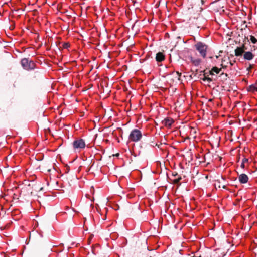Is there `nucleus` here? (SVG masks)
<instances>
[{
  "mask_svg": "<svg viewBox=\"0 0 257 257\" xmlns=\"http://www.w3.org/2000/svg\"><path fill=\"white\" fill-rule=\"evenodd\" d=\"M230 65H233V63H231V62H230Z\"/></svg>",
  "mask_w": 257,
  "mask_h": 257,
  "instance_id": "24",
  "label": "nucleus"
},
{
  "mask_svg": "<svg viewBox=\"0 0 257 257\" xmlns=\"http://www.w3.org/2000/svg\"><path fill=\"white\" fill-rule=\"evenodd\" d=\"M225 75V76H227V74H225V73H223H223H222L221 74V75Z\"/></svg>",
  "mask_w": 257,
  "mask_h": 257,
  "instance_id": "21",
  "label": "nucleus"
},
{
  "mask_svg": "<svg viewBox=\"0 0 257 257\" xmlns=\"http://www.w3.org/2000/svg\"><path fill=\"white\" fill-rule=\"evenodd\" d=\"M244 59L247 60H251L254 57V55L250 51L245 52L244 53Z\"/></svg>",
  "mask_w": 257,
  "mask_h": 257,
  "instance_id": "9",
  "label": "nucleus"
},
{
  "mask_svg": "<svg viewBox=\"0 0 257 257\" xmlns=\"http://www.w3.org/2000/svg\"><path fill=\"white\" fill-rule=\"evenodd\" d=\"M253 68V65L250 64L249 67L247 68V70L248 71H249Z\"/></svg>",
  "mask_w": 257,
  "mask_h": 257,
  "instance_id": "17",
  "label": "nucleus"
},
{
  "mask_svg": "<svg viewBox=\"0 0 257 257\" xmlns=\"http://www.w3.org/2000/svg\"><path fill=\"white\" fill-rule=\"evenodd\" d=\"M238 179L240 183L245 184L248 181V177L245 174H241L238 176Z\"/></svg>",
  "mask_w": 257,
  "mask_h": 257,
  "instance_id": "7",
  "label": "nucleus"
},
{
  "mask_svg": "<svg viewBox=\"0 0 257 257\" xmlns=\"http://www.w3.org/2000/svg\"><path fill=\"white\" fill-rule=\"evenodd\" d=\"M250 40L253 44H255L257 42V39L253 36H250Z\"/></svg>",
  "mask_w": 257,
  "mask_h": 257,
  "instance_id": "14",
  "label": "nucleus"
},
{
  "mask_svg": "<svg viewBox=\"0 0 257 257\" xmlns=\"http://www.w3.org/2000/svg\"><path fill=\"white\" fill-rule=\"evenodd\" d=\"M22 68L26 71H32L36 68V64L34 61L29 58H24L21 60Z\"/></svg>",
  "mask_w": 257,
  "mask_h": 257,
  "instance_id": "1",
  "label": "nucleus"
},
{
  "mask_svg": "<svg viewBox=\"0 0 257 257\" xmlns=\"http://www.w3.org/2000/svg\"><path fill=\"white\" fill-rule=\"evenodd\" d=\"M245 163H243L242 162L241 164V167L243 169H244L245 168V165H244Z\"/></svg>",
  "mask_w": 257,
  "mask_h": 257,
  "instance_id": "19",
  "label": "nucleus"
},
{
  "mask_svg": "<svg viewBox=\"0 0 257 257\" xmlns=\"http://www.w3.org/2000/svg\"><path fill=\"white\" fill-rule=\"evenodd\" d=\"M85 146L84 140L81 138L77 139L73 142V147L75 149H84Z\"/></svg>",
  "mask_w": 257,
  "mask_h": 257,
  "instance_id": "4",
  "label": "nucleus"
},
{
  "mask_svg": "<svg viewBox=\"0 0 257 257\" xmlns=\"http://www.w3.org/2000/svg\"><path fill=\"white\" fill-rule=\"evenodd\" d=\"M195 48L199 52L200 56L205 58L207 56V52L208 46L203 42L199 41L196 43L194 45Z\"/></svg>",
  "mask_w": 257,
  "mask_h": 257,
  "instance_id": "2",
  "label": "nucleus"
},
{
  "mask_svg": "<svg viewBox=\"0 0 257 257\" xmlns=\"http://www.w3.org/2000/svg\"><path fill=\"white\" fill-rule=\"evenodd\" d=\"M165 59V56L162 52H158L156 54V60L158 62H161L164 60Z\"/></svg>",
  "mask_w": 257,
  "mask_h": 257,
  "instance_id": "10",
  "label": "nucleus"
},
{
  "mask_svg": "<svg viewBox=\"0 0 257 257\" xmlns=\"http://www.w3.org/2000/svg\"><path fill=\"white\" fill-rule=\"evenodd\" d=\"M221 71V68H218L217 67H213L211 71H209L210 75H214L213 72H215L217 74L219 73Z\"/></svg>",
  "mask_w": 257,
  "mask_h": 257,
  "instance_id": "11",
  "label": "nucleus"
},
{
  "mask_svg": "<svg viewBox=\"0 0 257 257\" xmlns=\"http://www.w3.org/2000/svg\"><path fill=\"white\" fill-rule=\"evenodd\" d=\"M221 66H222V68H226V67H227L226 66H224V65H223V63H222V64H221Z\"/></svg>",
  "mask_w": 257,
  "mask_h": 257,
  "instance_id": "20",
  "label": "nucleus"
},
{
  "mask_svg": "<svg viewBox=\"0 0 257 257\" xmlns=\"http://www.w3.org/2000/svg\"><path fill=\"white\" fill-rule=\"evenodd\" d=\"M190 60L192 64L196 67L199 66L202 62L201 59L198 58H196L193 57H191Z\"/></svg>",
  "mask_w": 257,
  "mask_h": 257,
  "instance_id": "6",
  "label": "nucleus"
},
{
  "mask_svg": "<svg viewBox=\"0 0 257 257\" xmlns=\"http://www.w3.org/2000/svg\"><path fill=\"white\" fill-rule=\"evenodd\" d=\"M216 58H218V56H216Z\"/></svg>",
  "mask_w": 257,
  "mask_h": 257,
  "instance_id": "25",
  "label": "nucleus"
},
{
  "mask_svg": "<svg viewBox=\"0 0 257 257\" xmlns=\"http://www.w3.org/2000/svg\"><path fill=\"white\" fill-rule=\"evenodd\" d=\"M243 163H245L246 162H248V159L247 158H244L242 160V161Z\"/></svg>",
  "mask_w": 257,
  "mask_h": 257,
  "instance_id": "16",
  "label": "nucleus"
},
{
  "mask_svg": "<svg viewBox=\"0 0 257 257\" xmlns=\"http://www.w3.org/2000/svg\"><path fill=\"white\" fill-rule=\"evenodd\" d=\"M172 175H173V176H174V177H176V176H178V173H177V172H173V173H172Z\"/></svg>",
  "mask_w": 257,
  "mask_h": 257,
  "instance_id": "18",
  "label": "nucleus"
},
{
  "mask_svg": "<svg viewBox=\"0 0 257 257\" xmlns=\"http://www.w3.org/2000/svg\"><path fill=\"white\" fill-rule=\"evenodd\" d=\"M206 73H205L204 74V78H202V80L203 81H208V82H211V81H212V79L209 77L208 76H206Z\"/></svg>",
  "mask_w": 257,
  "mask_h": 257,
  "instance_id": "12",
  "label": "nucleus"
},
{
  "mask_svg": "<svg viewBox=\"0 0 257 257\" xmlns=\"http://www.w3.org/2000/svg\"><path fill=\"white\" fill-rule=\"evenodd\" d=\"M225 61V59H222V62H223V61Z\"/></svg>",
  "mask_w": 257,
  "mask_h": 257,
  "instance_id": "23",
  "label": "nucleus"
},
{
  "mask_svg": "<svg viewBox=\"0 0 257 257\" xmlns=\"http://www.w3.org/2000/svg\"><path fill=\"white\" fill-rule=\"evenodd\" d=\"M142 137V134L141 131L135 128L131 131L129 135V140L132 142H137L141 140Z\"/></svg>",
  "mask_w": 257,
  "mask_h": 257,
  "instance_id": "3",
  "label": "nucleus"
},
{
  "mask_svg": "<svg viewBox=\"0 0 257 257\" xmlns=\"http://www.w3.org/2000/svg\"><path fill=\"white\" fill-rule=\"evenodd\" d=\"M181 179H182L181 177L179 176L177 178L173 180V182L174 184H178Z\"/></svg>",
  "mask_w": 257,
  "mask_h": 257,
  "instance_id": "13",
  "label": "nucleus"
},
{
  "mask_svg": "<svg viewBox=\"0 0 257 257\" xmlns=\"http://www.w3.org/2000/svg\"><path fill=\"white\" fill-rule=\"evenodd\" d=\"M245 46L243 47H237L235 50V55L236 56H241L244 53Z\"/></svg>",
  "mask_w": 257,
  "mask_h": 257,
  "instance_id": "8",
  "label": "nucleus"
},
{
  "mask_svg": "<svg viewBox=\"0 0 257 257\" xmlns=\"http://www.w3.org/2000/svg\"><path fill=\"white\" fill-rule=\"evenodd\" d=\"M174 122V120L170 117H167L165 118L162 121V124L166 127H171L172 123Z\"/></svg>",
  "mask_w": 257,
  "mask_h": 257,
  "instance_id": "5",
  "label": "nucleus"
},
{
  "mask_svg": "<svg viewBox=\"0 0 257 257\" xmlns=\"http://www.w3.org/2000/svg\"><path fill=\"white\" fill-rule=\"evenodd\" d=\"M222 188H223V189H226V186L225 185H223V186H222Z\"/></svg>",
  "mask_w": 257,
  "mask_h": 257,
  "instance_id": "22",
  "label": "nucleus"
},
{
  "mask_svg": "<svg viewBox=\"0 0 257 257\" xmlns=\"http://www.w3.org/2000/svg\"><path fill=\"white\" fill-rule=\"evenodd\" d=\"M63 48L64 49H68L70 47V44L69 43L65 42L63 44Z\"/></svg>",
  "mask_w": 257,
  "mask_h": 257,
  "instance_id": "15",
  "label": "nucleus"
}]
</instances>
